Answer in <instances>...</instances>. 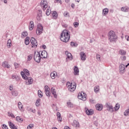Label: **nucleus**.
I'll list each match as a JSON object with an SVG mask.
<instances>
[{
    "label": "nucleus",
    "mask_w": 129,
    "mask_h": 129,
    "mask_svg": "<svg viewBox=\"0 0 129 129\" xmlns=\"http://www.w3.org/2000/svg\"><path fill=\"white\" fill-rule=\"evenodd\" d=\"M60 38L62 42L67 43L70 40V32L67 30H63L60 34Z\"/></svg>",
    "instance_id": "f257e3e1"
},
{
    "label": "nucleus",
    "mask_w": 129,
    "mask_h": 129,
    "mask_svg": "<svg viewBox=\"0 0 129 129\" xmlns=\"http://www.w3.org/2000/svg\"><path fill=\"white\" fill-rule=\"evenodd\" d=\"M108 38L109 41L111 43L115 42L117 40V36L115 34V32L113 31H110L108 34Z\"/></svg>",
    "instance_id": "f03ea898"
},
{
    "label": "nucleus",
    "mask_w": 129,
    "mask_h": 129,
    "mask_svg": "<svg viewBox=\"0 0 129 129\" xmlns=\"http://www.w3.org/2000/svg\"><path fill=\"white\" fill-rule=\"evenodd\" d=\"M33 58L35 62L37 63H40L41 62V54L39 51H34Z\"/></svg>",
    "instance_id": "7ed1b4c3"
},
{
    "label": "nucleus",
    "mask_w": 129,
    "mask_h": 129,
    "mask_svg": "<svg viewBox=\"0 0 129 129\" xmlns=\"http://www.w3.org/2000/svg\"><path fill=\"white\" fill-rule=\"evenodd\" d=\"M105 107L106 108V110L109 112L112 113L114 111L113 106L110 103H106Z\"/></svg>",
    "instance_id": "20e7f679"
},
{
    "label": "nucleus",
    "mask_w": 129,
    "mask_h": 129,
    "mask_svg": "<svg viewBox=\"0 0 129 129\" xmlns=\"http://www.w3.org/2000/svg\"><path fill=\"white\" fill-rule=\"evenodd\" d=\"M43 26H42V25L41 24H39L37 25V28L36 29V34L38 36H40V35H41V34H42V33H43Z\"/></svg>",
    "instance_id": "39448f33"
},
{
    "label": "nucleus",
    "mask_w": 129,
    "mask_h": 129,
    "mask_svg": "<svg viewBox=\"0 0 129 129\" xmlns=\"http://www.w3.org/2000/svg\"><path fill=\"white\" fill-rule=\"evenodd\" d=\"M41 7L43 11L45 12V11H46V9L48 8V3L46 0H43L42 2H41Z\"/></svg>",
    "instance_id": "423d86ee"
},
{
    "label": "nucleus",
    "mask_w": 129,
    "mask_h": 129,
    "mask_svg": "<svg viewBox=\"0 0 129 129\" xmlns=\"http://www.w3.org/2000/svg\"><path fill=\"white\" fill-rule=\"evenodd\" d=\"M119 72L120 74H123L125 72V66L123 64H121L119 66Z\"/></svg>",
    "instance_id": "0eeeda50"
},
{
    "label": "nucleus",
    "mask_w": 129,
    "mask_h": 129,
    "mask_svg": "<svg viewBox=\"0 0 129 129\" xmlns=\"http://www.w3.org/2000/svg\"><path fill=\"white\" fill-rule=\"evenodd\" d=\"M30 42L32 45V48H36L38 46V42H37V40L34 37H32L30 39Z\"/></svg>",
    "instance_id": "6e6552de"
},
{
    "label": "nucleus",
    "mask_w": 129,
    "mask_h": 129,
    "mask_svg": "<svg viewBox=\"0 0 129 129\" xmlns=\"http://www.w3.org/2000/svg\"><path fill=\"white\" fill-rule=\"evenodd\" d=\"M45 93L46 96H50L51 95V93L50 92V88L48 86H45L44 87Z\"/></svg>",
    "instance_id": "1a4fd4ad"
},
{
    "label": "nucleus",
    "mask_w": 129,
    "mask_h": 129,
    "mask_svg": "<svg viewBox=\"0 0 129 129\" xmlns=\"http://www.w3.org/2000/svg\"><path fill=\"white\" fill-rule=\"evenodd\" d=\"M80 56L82 61H85V60H86V54H85V53L84 52H81L80 53Z\"/></svg>",
    "instance_id": "9d476101"
},
{
    "label": "nucleus",
    "mask_w": 129,
    "mask_h": 129,
    "mask_svg": "<svg viewBox=\"0 0 129 129\" xmlns=\"http://www.w3.org/2000/svg\"><path fill=\"white\" fill-rule=\"evenodd\" d=\"M41 53V58H44V59L47 58V56H48V52L45 50L41 51H40Z\"/></svg>",
    "instance_id": "9b49d317"
},
{
    "label": "nucleus",
    "mask_w": 129,
    "mask_h": 129,
    "mask_svg": "<svg viewBox=\"0 0 129 129\" xmlns=\"http://www.w3.org/2000/svg\"><path fill=\"white\" fill-rule=\"evenodd\" d=\"M76 89V84H72L71 86L69 88V91L71 92H73Z\"/></svg>",
    "instance_id": "f8f14e48"
},
{
    "label": "nucleus",
    "mask_w": 129,
    "mask_h": 129,
    "mask_svg": "<svg viewBox=\"0 0 129 129\" xmlns=\"http://www.w3.org/2000/svg\"><path fill=\"white\" fill-rule=\"evenodd\" d=\"M103 108V105L102 104H97L96 105V109L97 110H99V111H101L102 109Z\"/></svg>",
    "instance_id": "ddd939ff"
},
{
    "label": "nucleus",
    "mask_w": 129,
    "mask_h": 129,
    "mask_svg": "<svg viewBox=\"0 0 129 129\" xmlns=\"http://www.w3.org/2000/svg\"><path fill=\"white\" fill-rule=\"evenodd\" d=\"M2 67H4V68H11V66L9 64L8 61H4L2 63Z\"/></svg>",
    "instance_id": "4468645a"
},
{
    "label": "nucleus",
    "mask_w": 129,
    "mask_h": 129,
    "mask_svg": "<svg viewBox=\"0 0 129 129\" xmlns=\"http://www.w3.org/2000/svg\"><path fill=\"white\" fill-rule=\"evenodd\" d=\"M78 98H79V99L84 100V101H85V100H86V97L85 96H83V95L81 93H80L79 94Z\"/></svg>",
    "instance_id": "2eb2a0df"
},
{
    "label": "nucleus",
    "mask_w": 129,
    "mask_h": 129,
    "mask_svg": "<svg viewBox=\"0 0 129 129\" xmlns=\"http://www.w3.org/2000/svg\"><path fill=\"white\" fill-rule=\"evenodd\" d=\"M74 71V75H79V69H78V67L75 66Z\"/></svg>",
    "instance_id": "dca6fc26"
},
{
    "label": "nucleus",
    "mask_w": 129,
    "mask_h": 129,
    "mask_svg": "<svg viewBox=\"0 0 129 129\" xmlns=\"http://www.w3.org/2000/svg\"><path fill=\"white\" fill-rule=\"evenodd\" d=\"M65 54L67 55L68 59H70V60H72V59L73 58V56H72V54H71V53L69 52L68 51H66L65 52Z\"/></svg>",
    "instance_id": "f3484780"
},
{
    "label": "nucleus",
    "mask_w": 129,
    "mask_h": 129,
    "mask_svg": "<svg viewBox=\"0 0 129 129\" xmlns=\"http://www.w3.org/2000/svg\"><path fill=\"white\" fill-rule=\"evenodd\" d=\"M35 25H34V22L33 21H31L29 23V29L30 31H32L33 29H34Z\"/></svg>",
    "instance_id": "a211bd4d"
},
{
    "label": "nucleus",
    "mask_w": 129,
    "mask_h": 129,
    "mask_svg": "<svg viewBox=\"0 0 129 129\" xmlns=\"http://www.w3.org/2000/svg\"><path fill=\"white\" fill-rule=\"evenodd\" d=\"M10 128L12 129H18V127H17V126L15 125L14 123H12V122H8Z\"/></svg>",
    "instance_id": "6ab92c4d"
},
{
    "label": "nucleus",
    "mask_w": 129,
    "mask_h": 129,
    "mask_svg": "<svg viewBox=\"0 0 129 129\" xmlns=\"http://www.w3.org/2000/svg\"><path fill=\"white\" fill-rule=\"evenodd\" d=\"M42 11L41 10H39L38 13H37V19L38 21H40L41 20V18H42Z\"/></svg>",
    "instance_id": "aec40b11"
},
{
    "label": "nucleus",
    "mask_w": 129,
    "mask_h": 129,
    "mask_svg": "<svg viewBox=\"0 0 129 129\" xmlns=\"http://www.w3.org/2000/svg\"><path fill=\"white\" fill-rule=\"evenodd\" d=\"M56 116L57 117V118L58 122H61V121H62V117H61V114L60 113V112H57Z\"/></svg>",
    "instance_id": "412c9836"
},
{
    "label": "nucleus",
    "mask_w": 129,
    "mask_h": 129,
    "mask_svg": "<svg viewBox=\"0 0 129 129\" xmlns=\"http://www.w3.org/2000/svg\"><path fill=\"white\" fill-rule=\"evenodd\" d=\"M51 91L52 94H53V95L54 96V98H57L58 96L56 94V90H55V89H54V88H51Z\"/></svg>",
    "instance_id": "4be33fe9"
},
{
    "label": "nucleus",
    "mask_w": 129,
    "mask_h": 129,
    "mask_svg": "<svg viewBox=\"0 0 129 129\" xmlns=\"http://www.w3.org/2000/svg\"><path fill=\"white\" fill-rule=\"evenodd\" d=\"M12 79H15L16 81H19L21 78L18 76H16L15 75H12Z\"/></svg>",
    "instance_id": "5701e85b"
},
{
    "label": "nucleus",
    "mask_w": 129,
    "mask_h": 129,
    "mask_svg": "<svg viewBox=\"0 0 129 129\" xmlns=\"http://www.w3.org/2000/svg\"><path fill=\"white\" fill-rule=\"evenodd\" d=\"M86 113L87 114V115H92V114H93V111L92 109H87L86 110Z\"/></svg>",
    "instance_id": "b1692460"
},
{
    "label": "nucleus",
    "mask_w": 129,
    "mask_h": 129,
    "mask_svg": "<svg viewBox=\"0 0 129 129\" xmlns=\"http://www.w3.org/2000/svg\"><path fill=\"white\" fill-rule=\"evenodd\" d=\"M11 93L13 96H18V95H19V92H18V91L15 90H13V91H12Z\"/></svg>",
    "instance_id": "393cba45"
},
{
    "label": "nucleus",
    "mask_w": 129,
    "mask_h": 129,
    "mask_svg": "<svg viewBox=\"0 0 129 129\" xmlns=\"http://www.w3.org/2000/svg\"><path fill=\"white\" fill-rule=\"evenodd\" d=\"M28 81V83L27 84L28 85H30L31 84H33V78H31V77H28L27 78Z\"/></svg>",
    "instance_id": "a878e982"
},
{
    "label": "nucleus",
    "mask_w": 129,
    "mask_h": 129,
    "mask_svg": "<svg viewBox=\"0 0 129 129\" xmlns=\"http://www.w3.org/2000/svg\"><path fill=\"white\" fill-rule=\"evenodd\" d=\"M108 12H109L108 9H107V8L104 9L103 10L102 15L106 16V15H107V14H108Z\"/></svg>",
    "instance_id": "bb28decb"
},
{
    "label": "nucleus",
    "mask_w": 129,
    "mask_h": 129,
    "mask_svg": "<svg viewBox=\"0 0 129 129\" xmlns=\"http://www.w3.org/2000/svg\"><path fill=\"white\" fill-rule=\"evenodd\" d=\"M119 54H120V55H121L122 56H123L126 54V52H125V50L123 49H120L119 51Z\"/></svg>",
    "instance_id": "cd10ccee"
},
{
    "label": "nucleus",
    "mask_w": 129,
    "mask_h": 129,
    "mask_svg": "<svg viewBox=\"0 0 129 129\" xmlns=\"http://www.w3.org/2000/svg\"><path fill=\"white\" fill-rule=\"evenodd\" d=\"M27 110L29 111V112H33V113H36V109H32L31 108L27 107Z\"/></svg>",
    "instance_id": "c85d7f7f"
},
{
    "label": "nucleus",
    "mask_w": 129,
    "mask_h": 129,
    "mask_svg": "<svg viewBox=\"0 0 129 129\" xmlns=\"http://www.w3.org/2000/svg\"><path fill=\"white\" fill-rule=\"evenodd\" d=\"M21 75L22 78H23V79L27 80V78H28V77L27 76H26L24 72H21Z\"/></svg>",
    "instance_id": "c756f323"
},
{
    "label": "nucleus",
    "mask_w": 129,
    "mask_h": 129,
    "mask_svg": "<svg viewBox=\"0 0 129 129\" xmlns=\"http://www.w3.org/2000/svg\"><path fill=\"white\" fill-rule=\"evenodd\" d=\"M25 44L26 45H29V44H30V37H26L25 39Z\"/></svg>",
    "instance_id": "7c9ffc66"
},
{
    "label": "nucleus",
    "mask_w": 129,
    "mask_h": 129,
    "mask_svg": "<svg viewBox=\"0 0 129 129\" xmlns=\"http://www.w3.org/2000/svg\"><path fill=\"white\" fill-rule=\"evenodd\" d=\"M57 75V72H53L50 74V77H51L52 79H55V76Z\"/></svg>",
    "instance_id": "2f4dec72"
},
{
    "label": "nucleus",
    "mask_w": 129,
    "mask_h": 129,
    "mask_svg": "<svg viewBox=\"0 0 129 129\" xmlns=\"http://www.w3.org/2000/svg\"><path fill=\"white\" fill-rule=\"evenodd\" d=\"M52 17L53 19H57V18H58V14H57V12H56V11H54L52 13Z\"/></svg>",
    "instance_id": "473e14b6"
},
{
    "label": "nucleus",
    "mask_w": 129,
    "mask_h": 129,
    "mask_svg": "<svg viewBox=\"0 0 129 129\" xmlns=\"http://www.w3.org/2000/svg\"><path fill=\"white\" fill-rule=\"evenodd\" d=\"M99 86H96L94 87V92L96 93H97L98 92H99Z\"/></svg>",
    "instance_id": "72a5a7b5"
},
{
    "label": "nucleus",
    "mask_w": 129,
    "mask_h": 129,
    "mask_svg": "<svg viewBox=\"0 0 129 129\" xmlns=\"http://www.w3.org/2000/svg\"><path fill=\"white\" fill-rule=\"evenodd\" d=\"M23 71L24 72V74L27 75V76H30V73L29 72V70H28L27 69H24L23 70Z\"/></svg>",
    "instance_id": "f704fd0d"
},
{
    "label": "nucleus",
    "mask_w": 129,
    "mask_h": 129,
    "mask_svg": "<svg viewBox=\"0 0 129 129\" xmlns=\"http://www.w3.org/2000/svg\"><path fill=\"white\" fill-rule=\"evenodd\" d=\"M74 124L76 126V127H79V122L77 121L76 120H74Z\"/></svg>",
    "instance_id": "c9c22d12"
},
{
    "label": "nucleus",
    "mask_w": 129,
    "mask_h": 129,
    "mask_svg": "<svg viewBox=\"0 0 129 129\" xmlns=\"http://www.w3.org/2000/svg\"><path fill=\"white\" fill-rule=\"evenodd\" d=\"M18 105V108L20 109V110H22L23 109V104H22V103L21 102H19Z\"/></svg>",
    "instance_id": "e433bc0d"
},
{
    "label": "nucleus",
    "mask_w": 129,
    "mask_h": 129,
    "mask_svg": "<svg viewBox=\"0 0 129 129\" xmlns=\"http://www.w3.org/2000/svg\"><path fill=\"white\" fill-rule=\"evenodd\" d=\"M128 7H122L121 10L122 12H128Z\"/></svg>",
    "instance_id": "4c0bfd02"
},
{
    "label": "nucleus",
    "mask_w": 129,
    "mask_h": 129,
    "mask_svg": "<svg viewBox=\"0 0 129 129\" xmlns=\"http://www.w3.org/2000/svg\"><path fill=\"white\" fill-rule=\"evenodd\" d=\"M7 46L9 48L12 46V40H11V39L7 41Z\"/></svg>",
    "instance_id": "58836bf2"
},
{
    "label": "nucleus",
    "mask_w": 129,
    "mask_h": 129,
    "mask_svg": "<svg viewBox=\"0 0 129 129\" xmlns=\"http://www.w3.org/2000/svg\"><path fill=\"white\" fill-rule=\"evenodd\" d=\"M21 36L22 38H25V37H27V36H28V32L27 31L23 32Z\"/></svg>",
    "instance_id": "ea45409f"
},
{
    "label": "nucleus",
    "mask_w": 129,
    "mask_h": 129,
    "mask_svg": "<svg viewBox=\"0 0 129 129\" xmlns=\"http://www.w3.org/2000/svg\"><path fill=\"white\" fill-rule=\"evenodd\" d=\"M16 120L18 121L19 122H23V118H21L20 116H17L16 118Z\"/></svg>",
    "instance_id": "a19ab883"
},
{
    "label": "nucleus",
    "mask_w": 129,
    "mask_h": 129,
    "mask_svg": "<svg viewBox=\"0 0 129 129\" xmlns=\"http://www.w3.org/2000/svg\"><path fill=\"white\" fill-rule=\"evenodd\" d=\"M41 101V99H37L36 100V102L35 103V105L36 106H40V102Z\"/></svg>",
    "instance_id": "79ce46f5"
},
{
    "label": "nucleus",
    "mask_w": 129,
    "mask_h": 129,
    "mask_svg": "<svg viewBox=\"0 0 129 129\" xmlns=\"http://www.w3.org/2000/svg\"><path fill=\"white\" fill-rule=\"evenodd\" d=\"M114 109L115 111H117L119 109V104H116L114 107Z\"/></svg>",
    "instance_id": "37998d69"
},
{
    "label": "nucleus",
    "mask_w": 129,
    "mask_h": 129,
    "mask_svg": "<svg viewBox=\"0 0 129 129\" xmlns=\"http://www.w3.org/2000/svg\"><path fill=\"white\" fill-rule=\"evenodd\" d=\"M70 45H71V46H72V47H77V46H78L77 43L73 42H71L70 43Z\"/></svg>",
    "instance_id": "c03bdc74"
},
{
    "label": "nucleus",
    "mask_w": 129,
    "mask_h": 129,
    "mask_svg": "<svg viewBox=\"0 0 129 129\" xmlns=\"http://www.w3.org/2000/svg\"><path fill=\"white\" fill-rule=\"evenodd\" d=\"M124 115H125V116H127V115H129V109L126 110L124 112Z\"/></svg>",
    "instance_id": "a18cd8bd"
},
{
    "label": "nucleus",
    "mask_w": 129,
    "mask_h": 129,
    "mask_svg": "<svg viewBox=\"0 0 129 129\" xmlns=\"http://www.w3.org/2000/svg\"><path fill=\"white\" fill-rule=\"evenodd\" d=\"M67 104L68 107H71V108L73 107V103H72L70 102H67Z\"/></svg>",
    "instance_id": "49530a36"
},
{
    "label": "nucleus",
    "mask_w": 129,
    "mask_h": 129,
    "mask_svg": "<svg viewBox=\"0 0 129 129\" xmlns=\"http://www.w3.org/2000/svg\"><path fill=\"white\" fill-rule=\"evenodd\" d=\"M33 59V54H30L27 57V61H30Z\"/></svg>",
    "instance_id": "de8ad7c7"
},
{
    "label": "nucleus",
    "mask_w": 129,
    "mask_h": 129,
    "mask_svg": "<svg viewBox=\"0 0 129 129\" xmlns=\"http://www.w3.org/2000/svg\"><path fill=\"white\" fill-rule=\"evenodd\" d=\"M50 14H51V10L49 9H47L46 12V15L47 16H50Z\"/></svg>",
    "instance_id": "09e8293b"
},
{
    "label": "nucleus",
    "mask_w": 129,
    "mask_h": 129,
    "mask_svg": "<svg viewBox=\"0 0 129 129\" xmlns=\"http://www.w3.org/2000/svg\"><path fill=\"white\" fill-rule=\"evenodd\" d=\"M8 116H11V117H13V118H15V115L12 113L8 112Z\"/></svg>",
    "instance_id": "8fccbe9b"
},
{
    "label": "nucleus",
    "mask_w": 129,
    "mask_h": 129,
    "mask_svg": "<svg viewBox=\"0 0 129 129\" xmlns=\"http://www.w3.org/2000/svg\"><path fill=\"white\" fill-rule=\"evenodd\" d=\"M74 25L75 26V28H78V26H79V23L77 22H74Z\"/></svg>",
    "instance_id": "3c124183"
},
{
    "label": "nucleus",
    "mask_w": 129,
    "mask_h": 129,
    "mask_svg": "<svg viewBox=\"0 0 129 129\" xmlns=\"http://www.w3.org/2000/svg\"><path fill=\"white\" fill-rule=\"evenodd\" d=\"M63 16L64 17H69V13H68V12H64V13H63Z\"/></svg>",
    "instance_id": "603ef678"
},
{
    "label": "nucleus",
    "mask_w": 129,
    "mask_h": 129,
    "mask_svg": "<svg viewBox=\"0 0 129 129\" xmlns=\"http://www.w3.org/2000/svg\"><path fill=\"white\" fill-rule=\"evenodd\" d=\"M41 93H42V91H41V90H38V96L39 97H43V95H42V94H41Z\"/></svg>",
    "instance_id": "864d4df0"
},
{
    "label": "nucleus",
    "mask_w": 129,
    "mask_h": 129,
    "mask_svg": "<svg viewBox=\"0 0 129 129\" xmlns=\"http://www.w3.org/2000/svg\"><path fill=\"white\" fill-rule=\"evenodd\" d=\"M32 127H34V125H33V124H30L27 126V129H32Z\"/></svg>",
    "instance_id": "5fc2aeb1"
},
{
    "label": "nucleus",
    "mask_w": 129,
    "mask_h": 129,
    "mask_svg": "<svg viewBox=\"0 0 129 129\" xmlns=\"http://www.w3.org/2000/svg\"><path fill=\"white\" fill-rule=\"evenodd\" d=\"M96 59L98 61H100V55L98 54H96Z\"/></svg>",
    "instance_id": "6e6d98bb"
},
{
    "label": "nucleus",
    "mask_w": 129,
    "mask_h": 129,
    "mask_svg": "<svg viewBox=\"0 0 129 129\" xmlns=\"http://www.w3.org/2000/svg\"><path fill=\"white\" fill-rule=\"evenodd\" d=\"M2 128H3V129H9V127H8V126H7V125L4 124L2 125Z\"/></svg>",
    "instance_id": "4d7b16f0"
},
{
    "label": "nucleus",
    "mask_w": 129,
    "mask_h": 129,
    "mask_svg": "<svg viewBox=\"0 0 129 129\" xmlns=\"http://www.w3.org/2000/svg\"><path fill=\"white\" fill-rule=\"evenodd\" d=\"M120 58L122 61H125V60H126V56H121Z\"/></svg>",
    "instance_id": "13d9d810"
},
{
    "label": "nucleus",
    "mask_w": 129,
    "mask_h": 129,
    "mask_svg": "<svg viewBox=\"0 0 129 129\" xmlns=\"http://www.w3.org/2000/svg\"><path fill=\"white\" fill-rule=\"evenodd\" d=\"M71 85H72V83H70V82H68L67 83V86H68L69 88L71 86Z\"/></svg>",
    "instance_id": "bf43d9fd"
},
{
    "label": "nucleus",
    "mask_w": 129,
    "mask_h": 129,
    "mask_svg": "<svg viewBox=\"0 0 129 129\" xmlns=\"http://www.w3.org/2000/svg\"><path fill=\"white\" fill-rule=\"evenodd\" d=\"M54 3H59L60 5H62V1L61 0H55Z\"/></svg>",
    "instance_id": "052dcab7"
},
{
    "label": "nucleus",
    "mask_w": 129,
    "mask_h": 129,
    "mask_svg": "<svg viewBox=\"0 0 129 129\" xmlns=\"http://www.w3.org/2000/svg\"><path fill=\"white\" fill-rule=\"evenodd\" d=\"M62 26L63 27V28H67L68 27V25L65 23H62Z\"/></svg>",
    "instance_id": "680f3d73"
},
{
    "label": "nucleus",
    "mask_w": 129,
    "mask_h": 129,
    "mask_svg": "<svg viewBox=\"0 0 129 129\" xmlns=\"http://www.w3.org/2000/svg\"><path fill=\"white\" fill-rule=\"evenodd\" d=\"M13 88H14V86H13V85H11L9 86V90H10V91L13 90Z\"/></svg>",
    "instance_id": "e2e57ef3"
},
{
    "label": "nucleus",
    "mask_w": 129,
    "mask_h": 129,
    "mask_svg": "<svg viewBox=\"0 0 129 129\" xmlns=\"http://www.w3.org/2000/svg\"><path fill=\"white\" fill-rule=\"evenodd\" d=\"M90 102H91V103H95V101L92 99L90 100Z\"/></svg>",
    "instance_id": "0e129e2a"
},
{
    "label": "nucleus",
    "mask_w": 129,
    "mask_h": 129,
    "mask_svg": "<svg viewBox=\"0 0 129 129\" xmlns=\"http://www.w3.org/2000/svg\"><path fill=\"white\" fill-rule=\"evenodd\" d=\"M94 124H95V125H96V126H97V124H98V122H97V121H94Z\"/></svg>",
    "instance_id": "69168bd1"
},
{
    "label": "nucleus",
    "mask_w": 129,
    "mask_h": 129,
    "mask_svg": "<svg viewBox=\"0 0 129 129\" xmlns=\"http://www.w3.org/2000/svg\"><path fill=\"white\" fill-rule=\"evenodd\" d=\"M125 39H126L127 41H129V36H128L126 35L125 36Z\"/></svg>",
    "instance_id": "338daca9"
},
{
    "label": "nucleus",
    "mask_w": 129,
    "mask_h": 129,
    "mask_svg": "<svg viewBox=\"0 0 129 129\" xmlns=\"http://www.w3.org/2000/svg\"><path fill=\"white\" fill-rule=\"evenodd\" d=\"M64 129H71V128H70V127H69V126H64Z\"/></svg>",
    "instance_id": "774afa93"
}]
</instances>
